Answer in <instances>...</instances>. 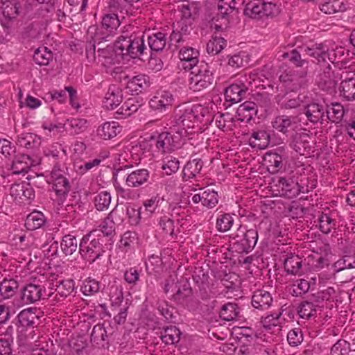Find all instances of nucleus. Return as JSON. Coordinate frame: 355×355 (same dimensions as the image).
Instances as JSON below:
<instances>
[{"instance_id":"nucleus-1","label":"nucleus","mask_w":355,"mask_h":355,"mask_svg":"<svg viewBox=\"0 0 355 355\" xmlns=\"http://www.w3.org/2000/svg\"><path fill=\"white\" fill-rule=\"evenodd\" d=\"M145 49L143 37L134 34L129 35L127 31L115 42V50L121 58L125 55L137 58L144 53Z\"/></svg>"},{"instance_id":"nucleus-2","label":"nucleus","mask_w":355,"mask_h":355,"mask_svg":"<svg viewBox=\"0 0 355 355\" xmlns=\"http://www.w3.org/2000/svg\"><path fill=\"white\" fill-rule=\"evenodd\" d=\"M258 240V232L255 229L246 230L240 225L230 236V242L239 253H248L255 247Z\"/></svg>"},{"instance_id":"nucleus-3","label":"nucleus","mask_w":355,"mask_h":355,"mask_svg":"<svg viewBox=\"0 0 355 355\" xmlns=\"http://www.w3.org/2000/svg\"><path fill=\"white\" fill-rule=\"evenodd\" d=\"M96 232V230L94 232H91L84 236L79 243L80 254L89 263H93L105 252L101 239L92 238L94 236V232ZM97 236L100 237L101 234H98Z\"/></svg>"},{"instance_id":"nucleus-4","label":"nucleus","mask_w":355,"mask_h":355,"mask_svg":"<svg viewBox=\"0 0 355 355\" xmlns=\"http://www.w3.org/2000/svg\"><path fill=\"white\" fill-rule=\"evenodd\" d=\"M164 291L166 293H173V301L184 306H188L192 298V288L186 279L176 282L174 279H167L164 286Z\"/></svg>"},{"instance_id":"nucleus-5","label":"nucleus","mask_w":355,"mask_h":355,"mask_svg":"<svg viewBox=\"0 0 355 355\" xmlns=\"http://www.w3.org/2000/svg\"><path fill=\"white\" fill-rule=\"evenodd\" d=\"M235 0H219L218 12L212 19L211 27L216 31L226 28L229 24V15L236 9Z\"/></svg>"},{"instance_id":"nucleus-6","label":"nucleus","mask_w":355,"mask_h":355,"mask_svg":"<svg viewBox=\"0 0 355 355\" xmlns=\"http://www.w3.org/2000/svg\"><path fill=\"white\" fill-rule=\"evenodd\" d=\"M51 180L53 189L57 196V201L59 205L62 204L71 190V184L68 179L64 175V171L57 166H54L51 173Z\"/></svg>"},{"instance_id":"nucleus-7","label":"nucleus","mask_w":355,"mask_h":355,"mask_svg":"<svg viewBox=\"0 0 355 355\" xmlns=\"http://www.w3.org/2000/svg\"><path fill=\"white\" fill-rule=\"evenodd\" d=\"M182 137V130L175 131V134L171 132H162L156 140V148L162 153H168L178 148Z\"/></svg>"},{"instance_id":"nucleus-8","label":"nucleus","mask_w":355,"mask_h":355,"mask_svg":"<svg viewBox=\"0 0 355 355\" xmlns=\"http://www.w3.org/2000/svg\"><path fill=\"white\" fill-rule=\"evenodd\" d=\"M45 287L41 284H28L20 291V300L18 306L35 303L42 299Z\"/></svg>"},{"instance_id":"nucleus-9","label":"nucleus","mask_w":355,"mask_h":355,"mask_svg":"<svg viewBox=\"0 0 355 355\" xmlns=\"http://www.w3.org/2000/svg\"><path fill=\"white\" fill-rule=\"evenodd\" d=\"M311 136L304 132H296L290 139V146L300 155H304L311 150Z\"/></svg>"},{"instance_id":"nucleus-10","label":"nucleus","mask_w":355,"mask_h":355,"mask_svg":"<svg viewBox=\"0 0 355 355\" xmlns=\"http://www.w3.org/2000/svg\"><path fill=\"white\" fill-rule=\"evenodd\" d=\"M150 172L146 168L137 169L127 175L125 184L132 188H138L149 182Z\"/></svg>"},{"instance_id":"nucleus-11","label":"nucleus","mask_w":355,"mask_h":355,"mask_svg":"<svg viewBox=\"0 0 355 355\" xmlns=\"http://www.w3.org/2000/svg\"><path fill=\"white\" fill-rule=\"evenodd\" d=\"M196 73L194 78H191L192 81H195V85L199 89H207L214 87L216 84V80L212 73L205 69L204 72L201 69L197 68L191 71Z\"/></svg>"},{"instance_id":"nucleus-12","label":"nucleus","mask_w":355,"mask_h":355,"mask_svg":"<svg viewBox=\"0 0 355 355\" xmlns=\"http://www.w3.org/2000/svg\"><path fill=\"white\" fill-rule=\"evenodd\" d=\"M173 101V96L168 90H157L149 105L153 110H162L171 106Z\"/></svg>"},{"instance_id":"nucleus-13","label":"nucleus","mask_w":355,"mask_h":355,"mask_svg":"<svg viewBox=\"0 0 355 355\" xmlns=\"http://www.w3.org/2000/svg\"><path fill=\"white\" fill-rule=\"evenodd\" d=\"M272 123L276 130L284 135L287 134L290 130H294L297 125L296 117L287 115L276 116Z\"/></svg>"},{"instance_id":"nucleus-14","label":"nucleus","mask_w":355,"mask_h":355,"mask_svg":"<svg viewBox=\"0 0 355 355\" xmlns=\"http://www.w3.org/2000/svg\"><path fill=\"white\" fill-rule=\"evenodd\" d=\"M273 302L271 294L263 289L254 292L252 297V305L257 309L262 311L268 309Z\"/></svg>"},{"instance_id":"nucleus-15","label":"nucleus","mask_w":355,"mask_h":355,"mask_svg":"<svg viewBox=\"0 0 355 355\" xmlns=\"http://www.w3.org/2000/svg\"><path fill=\"white\" fill-rule=\"evenodd\" d=\"M315 83L321 89H334L338 83V76L334 73L329 65L322 73L318 76Z\"/></svg>"},{"instance_id":"nucleus-16","label":"nucleus","mask_w":355,"mask_h":355,"mask_svg":"<svg viewBox=\"0 0 355 355\" xmlns=\"http://www.w3.org/2000/svg\"><path fill=\"white\" fill-rule=\"evenodd\" d=\"M91 343L97 347H108V334L103 324H96L91 334Z\"/></svg>"},{"instance_id":"nucleus-17","label":"nucleus","mask_w":355,"mask_h":355,"mask_svg":"<svg viewBox=\"0 0 355 355\" xmlns=\"http://www.w3.org/2000/svg\"><path fill=\"white\" fill-rule=\"evenodd\" d=\"M16 142L21 147L27 149H34L40 146L41 139L37 135L32 132H18Z\"/></svg>"},{"instance_id":"nucleus-18","label":"nucleus","mask_w":355,"mask_h":355,"mask_svg":"<svg viewBox=\"0 0 355 355\" xmlns=\"http://www.w3.org/2000/svg\"><path fill=\"white\" fill-rule=\"evenodd\" d=\"M199 52L191 47L183 48L180 51V58L182 61L185 62L184 67L192 71L196 69L198 63Z\"/></svg>"},{"instance_id":"nucleus-19","label":"nucleus","mask_w":355,"mask_h":355,"mask_svg":"<svg viewBox=\"0 0 355 355\" xmlns=\"http://www.w3.org/2000/svg\"><path fill=\"white\" fill-rule=\"evenodd\" d=\"M324 113V106L316 103H308L305 107V115L307 119L313 123H316L319 121L322 123L324 117L326 116Z\"/></svg>"},{"instance_id":"nucleus-20","label":"nucleus","mask_w":355,"mask_h":355,"mask_svg":"<svg viewBox=\"0 0 355 355\" xmlns=\"http://www.w3.org/2000/svg\"><path fill=\"white\" fill-rule=\"evenodd\" d=\"M121 129L118 122L107 121L98 128L97 135L103 139H110L120 133Z\"/></svg>"},{"instance_id":"nucleus-21","label":"nucleus","mask_w":355,"mask_h":355,"mask_svg":"<svg viewBox=\"0 0 355 355\" xmlns=\"http://www.w3.org/2000/svg\"><path fill=\"white\" fill-rule=\"evenodd\" d=\"M97 53L98 62L104 66H110L114 64L117 56H120L115 50V44L114 46H107L106 47H100Z\"/></svg>"},{"instance_id":"nucleus-22","label":"nucleus","mask_w":355,"mask_h":355,"mask_svg":"<svg viewBox=\"0 0 355 355\" xmlns=\"http://www.w3.org/2000/svg\"><path fill=\"white\" fill-rule=\"evenodd\" d=\"M31 166V162L29 156L20 154L15 155L11 164V170L13 174L25 173L28 172Z\"/></svg>"},{"instance_id":"nucleus-23","label":"nucleus","mask_w":355,"mask_h":355,"mask_svg":"<svg viewBox=\"0 0 355 355\" xmlns=\"http://www.w3.org/2000/svg\"><path fill=\"white\" fill-rule=\"evenodd\" d=\"M203 162L201 159L195 158L187 162L185 164L182 174L186 180L195 178L202 170Z\"/></svg>"},{"instance_id":"nucleus-24","label":"nucleus","mask_w":355,"mask_h":355,"mask_svg":"<svg viewBox=\"0 0 355 355\" xmlns=\"http://www.w3.org/2000/svg\"><path fill=\"white\" fill-rule=\"evenodd\" d=\"M302 260L296 254L287 255L284 261V266L287 274L298 275L301 272Z\"/></svg>"},{"instance_id":"nucleus-25","label":"nucleus","mask_w":355,"mask_h":355,"mask_svg":"<svg viewBox=\"0 0 355 355\" xmlns=\"http://www.w3.org/2000/svg\"><path fill=\"white\" fill-rule=\"evenodd\" d=\"M46 221L44 215L38 211L29 214L25 220V226L28 230H35L41 227Z\"/></svg>"},{"instance_id":"nucleus-26","label":"nucleus","mask_w":355,"mask_h":355,"mask_svg":"<svg viewBox=\"0 0 355 355\" xmlns=\"http://www.w3.org/2000/svg\"><path fill=\"white\" fill-rule=\"evenodd\" d=\"M263 2L260 0L249 1L244 9V15L252 19L263 18Z\"/></svg>"},{"instance_id":"nucleus-27","label":"nucleus","mask_w":355,"mask_h":355,"mask_svg":"<svg viewBox=\"0 0 355 355\" xmlns=\"http://www.w3.org/2000/svg\"><path fill=\"white\" fill-rule=\"evenodd\" d=\"M122 90H108L106 93L103 104L109 110H114L119 106L123 101Z\"/></svg>"},{"instance_id":"nucleus-28","label":"nucleus","mask_w":355,"mask_h":355,"mask_svg":"<svg viewBox=\"0 0 355 355\" xmlns=\"http://www.w3.org/2000/svg\"><path fill=\"white\" fill-rule=\"evenodd\" d=\"M270 136L265 130L254 131L250 139V144L259 149L266 148L270 143Z\"/></svg>"},{"instance_id":"nucleus-29","label":"nucleus","mask_w":355,"mask_h":355,"mask_svg":"<svg viewBox=\"0 0 355 355\" xmlns=\"http://www.w3.org/2000/svg\"><path fill=\"white\" fill-rule=\"evenodd\" d=\"M326 117L329 121L338 123L341 121L345 110L343 106L340 103H331V105L327 106L325 109Z\"/></svg>"},{"instance_id":"nucleus-30","label":"nucleus","mask_w":355,"mask_h":355,"mask_svg":"<svg viewBox=\"0 0 355 355\" xmlns=\"http://www.w3.org/2000/svg\"><path fill=\"white\" fill-rule=\"evenodd\" d=\"M120 24L118 15L114 13L105 15L101 21L102 27L107 31V35H111L116 31Z\"/></svg>"},{"instance_id":"nucleus-31","label":"nucleus","mask_w":355,"mask_h":355,"mask_svg":"<svg viewBox=\"0 0 355 355\" xmlns=\"http://www.w3.org/2000/svg\"><path fill=\"white\" fill-rule=\"evenodd\" d=\"M181 332L175 326L167 327L162 333L161 339L166 345H174L179 342Z\"/></svg>"},{"instance_id":"nucleus-32","label":"nucleus","mask_w":355,"mask_h":355,"mask_svg":"<svg viewBox=\"0 0 355 355\" xmlns=\"http://www.w3.org/2000/svg\"><path fill=\"white\" fill-rule=\"evenodd\" d=\"M20 5L17 0H5L2 1V13L9 19L15 18L19 14Z\"/></svg>"},{"instance_id":"nucleus-33","label":"nucleus","mask_w":355,"mask_h":355,"mask_svg":"<svg viewBox=\"0 0 355 355\" xmlns=\"http://www.w3.org/2000/svg\"><path fill=\"white\" fill-rule=\"evenodd\" d=\"M321 306L314 304L313 302L304 301L298 307V314L302 318L309 319L315 315L318 309L321 311Z\"/></svg>"},{"instance_id":"nucleus-34","label":"nucleus","mask_w":355,"mask_h":355,"mask_svg":"<svg viewBox=\"0 0 355 355\" xmlns=\"http://www.w3.org/2000/svg\"><path fill=\"white\" fill-rule=\"evenodd\" d=\"M214 121L215 125L222 130L230 129L231 124L234 121V117L228 112H217L212 116L210 122Z\"/></svg>"},{"instance_id":"nucleus-35","label":"nucleus","mask_w":355,"mask_h":355,"mask_svg":"<svg viewBox=\"0 0 355 355\" xmlns=\"http://www.w3.org/2000/svg\"><path fill=\"white\" fill-rule=\"evenodd\" d=\"M18 324L24 328L33 327L37 317L33 309H27L21 311L17 315Z\"/></svg>"},{"instance_id":"nucleus-36","label":"nucleus","mask_w":355,"mask_h":355,"mask_svg":"<svg viewBox=\"0 0 355 355\" xmlns=\"http://www.w3.org/2000/svg\"><path fill=\"white\" fill-rule=\"evenodd\" d=\"M18 282L13 279H3L0 284V295L3 299H8L12 297L18 288Z\"/></svg>"},{"instance_id":"nucleus-37","label":"nucleus","mask_w":355,"mask_h":355,"mask_svg":"<svg viewBox=\"0 0 355 355\" xmlns=\"http://www.w3.org/2000/svg\"><path fill=\"white\" fill-rule=\"evenodd\" d=\"M239 314V308L237 304L228 302L221 307L220 317L226 321H231L236 319Z\"/></svg>"},{"instance_id":"nucleus-38","label":"nucleus","mask_w":355,"mask_h":355,"mask_svg":"<svg viewBox=\"0 0 355 355\" xmlns=\"http://www.w3.org/2000/svg\"><path fill=\"white\" fill-rule=\"evenodd\" d=\"M305 51L311 57L317 58L318 62H325L329 58L327 48L322 44H315L311 48L308 47Z\"/></svg>"},{"instance_id":"nucleus-39","label":"nucleus","mask_w":355,"mask_h":355,"mask_svg":"<svg viewBox=\"0 0 355 355\" xmlns=\"http://www.w3.org/2000/svg\"><path fill=\"white\" fill-rule=\"evenodd\" d=\"M53 58V53L45 46L38 48L33 54V60L39 65H48Z\"/></svg>"},{"instance_id":"nucleus-40","label":"nucleus","mask_w":355,"mask_h":355,"mask_svg":"<svg viewBox=\"0 0 355 355\" xmlns=\"http://www.w3.org/2000/svg\"><path fill=\"white\" fill-rule=\"evenodd\" d=\"M148 42L150 49L153 51H160L166 46V35L159 32L148 37Z\"/></svg>"},{"instance_id":"nucleus-41","label":"nucleus","mask_w":355,"mask_h":355,"mask_svg":"<svg viewBox=\"0 0 355 355\" xmlns=\"http://www.w3.org/2000/svg\"><path fill=\"white\" fill-rule=\"evenodd\" d=\"M60 247L63 253L66 255H71L77 250L78 242L76 236L67 234L62 237Z\"/></svg>"},{"instance_id":"nucleus-42","label":"nucleus","mask_w":355,"mask_h":355,"mask_svg":"<svg viewBox=\"0 0 355 355\" xmlns=\"http://www.w3.org/2000/svg\"><path fill=\"white\" fill-rule=\"evenodd\" d=\"M320 10L325 14L331 15L347 10L346 5L341 0H334L321 5Z\"/></svg>"},{"instance_id":"nucleus-43","label":"nucleus","mask_w":355,"mask_h":355,"mask_svg":"<svg viewBox=\"0 0 355 355\" xmlns=\"http://www.w3.org/2000/svg\"><path fill=\"white\" fill-rule=\"evenodd\" d=\"M201 198H202V205L207 208H213L218 202V193L209 187L201 190Z\"/></svg>"},{"instance_id":"nucleus-44","label":"nucleus","mask_w":355,"mask_h":355,"mask_svg":"<svg viewBox=\"0 0 355 355\" xmlns=\"http://www.w3.org/2000/svg\"><path fill=\"white\" fill-rule=\"evenodd\" d=\"M226 46V40L221 37L213 36L207 44V51L215 55L219 53Z\"/></svg>"},{"instance_id":"nucleus-45","label":"nucleus","mask_w":355,"mask_h":355,"mask_svg":"<svg viewBox=\"0 0 355 355\" xmlns=\"http://www.w3.org/2000/svg\"><path fill=\"white\" fill-rule=\"evenodd\" d=\"M185 110L189 116V121L191 124L195 121L202 122L205 114L209 113L207 109L200 105H194Z\"/></svg>"},{"instance_id":"nucleus-46","label":"nucleus","mask_w":355,"mask_h":355,"mask_svg":"<svg viewBox=\"0 0 355 355\" xmlns=\"http://www.w3.org/2000/svg\"><path fill=\"white\" fill-rule=\"evenodd\" d=\"M42 33V26L38 23H33L27 26L22 33L24 39L29 40H38Z\"/></svg>"},{"instance_id":"nucleus-47","label":"nucleus","mask_w":355,"mask_h":355,"mask_svg":"<svg viewBox=\"0 0 355 355\" xmlns=\"http://www.w3.org/2000/svg\"><path fill=\"white\" fill-rule=\"evenodd\" d=\"M310 288V283L309 281L300 279L296 280L289 288V292L293 296H301L309 291Z\"/></svg>"},{"instance_id":"nucleus-48","label":"nucleus","mask_w":355,"mask_h":355,"mask_svg":"<svg viewBox=\"0 0 355 355\" xmlns=\"http://www.w3.org/2000/svg\"><path fill=\"white\" fill-rule=\"evenodd\" d=\"M111 202V196L107 191H101L98 193L94 199L95 207L98 211H104L108 209Z\"/></svg>"},{"instance_id":"nucleus-49","label":"nucleus","mask_w":355,"mask_h":355,"mask_svg":"<svg viewBox=\"0 0 355 355\" xmlns=\"http://www.w3.org/2000/svg\"><path fill=\"white\" fill-rule=\"evenodd\" d=\"M234 223L232 216L228 213L221 214L216 219V228L220 232L230 230Z\"/></svg>"},{"instance_id":"nucleus-50","label":"nucleus","mask_w":355,"mask_h":355,"mask_svg":"<svg viewBox=\"0 0 355 355\" xmlns=\"http://www.w3.org/2000/svg\"><path fill=\"white\" fill-rule=\"evenodd\" d=\"M319 227L321 232L328 234L336 226V221L329 214L321 213L318 218Z\"/></svg>"},{"instance_id":"nucleus-51","label":"nucleus","mask_w":355,"mask_h":355,"mask_svg":"<svg viewBox=\"0 0 355 355\" xmlns=\"http://www.w3.org/2000/svg\"><path fill=\"white\" fill-rule=\"evenodd\" d=\"M69 130L73 134H79L87 128V120L82 118H71L67 120Z\"/></svg>"},{"instance_id":"nucleus-52","label":"nucleus","mask_w":355,"mask_h":355,"mask_svg":"<svg viewBox=\"0 0 355 355\" xmlns=\"http://www.w3.org/2000/svg\"><path fill=\"white\" fill-rule=\"evenodd\" d=\"M311 96H309V92L304 91L302 93L298 94L296 98H288L285 103L286 108H296L302 103H308L311 101Z\"/></svg>"},{"instance_id":"nucleus-53","label":"nucleus","mask_w":355,"mask_h":355,"mask_svg":"<svg viewBox=\"0 0 355 355\" xmlns=\"http://www.w3.org/2000/svg\"><path fill=\"white\" fill-rule=\"evenodd\" d=\"M193 279L198 286L199 291L202 297H207L208 295L209 289V275L203 273L202 277L200 275L195 274Z\"/></svg>"},{"instance_id":"nucleus-54","label":"nucleus","mask_w":355,"mask_h":355,"mask_svg":"<svg viewBox=\"0 0 355 355\" xmlns=\"http://www.w3.org/2000/svg\"><path fill=\"white\" fill-rule=\"evenodd\" d=\"M302 331L299 328L291 329L287 334V340L292 347L300 345L303 341Z\"/></svg>"},{"instance_id":"nucleus-55","label":"nucleus","mask_w":355,"mask_h":355,"mask_svg":"<svg viewBox=\"0 0 355 355\" xmlns=\"http://www.w3.org/2000/svg\"><path fill=\"white\" fill-rule=\"evenodd\" d=\"M100 290V283L94 279L88 278L82 286V291L86 295H93Z\"/></svg>"},{"instance_id":"nucleus-56","label":"nucleus","mask_w":355,"mask_h":355,"mask_svg":"<svg viewBox=\"0 0 355 355\" xmlns=\"http://www.w3.org/2000/svg\"><path fill=\"white\" fill-rule=\"evenodd\" d=\"M130 87H150L151 85L150 78L144 74H140L136 76H134L130 82L129 83ZM130 87L129 85L127 86V88Z\"/></svg>"},{"instance_id":"nucleus-57","label":"nucleus","mask_w":355,"mask_h":355,"mask_svg":"<svg viewBox=\"0 0 355 355\" xmlns=\"http://www.w3.org/2000/svg\"><path fill=\"white\" fill-rule=\"evenodd\" d=\"M352 350L349 349V345L345 340H338L331 348V355H345Z\"/></svg>"},{"instance_id":"nucleus-58","label":"nucleus","mask_w":355,"mask_h":355,"mask_svg":"<svg viewBox=\"0 0 355 355\" xmlns=\"http://www.w3.org/2000/svg\"><path fill=\"white\" fill-rule=\"evenodd\" d=\"M181 12L182 18L185 19H189L191 18L194 19L195 17L198 15V9L197 6L192 3H188L187 5H182Z\"/></svg>"},{"instance_id":"nucleus-59","label":"nucleus","mask_w":355,"mask_h":355,"mask_svg":"<svg viewBox=\"0 0 355 355\" xmlns=\"http://www.w3.org/2000/svg\"><path fill=\"white\" fill-rule=\"evenodd\" d=\"M164 164L162 166V168L166 171L167 174H171L175 173L179 169V160L171 156L166 157L164 161Z\"/></svg>"},{"instance_id":"nucleus-60","label":"nucleus","mask_w":355,"mask_h":355,"mask_svg":"<svg viewBox=\"0 0 355 355\" xmlns=\"http://www.w3.org/2000/svg\"><path fill=\"white\" fill-rule=\"evenodd\" d=\"M66 92L67 90H50L46 96L44 97V99L46 101H51L55 100L58 103H62L64 102L66 99Z\"/></svg>"},{"instance_id":"nucleus-61","label":"nucleus","mask_w":355,"mask_h":355,"mask_svg":"<svg viewBox=\"0 0 355 355\" xmlns=\"http://www.w3.org/2000/svg\"><path fill=\"white\" fill-rule=\"evenodd\" d=\"M163 200L164 198L162 197L159 194H157L152 196L150 199L144 200L143 205L146 211H150V213H154L159 202Z\"/></svg>"},{"instance_id":"nucleus-62","label":"nucleus","mask_w":355,"mask_h":355,"mask_svg":"<svg viewBox=\"0 0 355 355\" xmlns=\"http://www.w3.org/2000/svg\"><path fill=\"white\" fill-rule=\"evenodd\" d=\"M74 284L73 280L62 281L57 287L58 293L62 297H67L73 291Z\"/></svg>"},{"instance_id":"nucleus-63","label":"nucleus","mask_w":355,"mask_h":355,"mask_svg":"<svg viewBox=\"0 0 355 355\" xmlns=\"http://www.w3.org/2000/svg\"><path fill=\"white\" fill-rule=\"evenodd\" d=\"M15 153V147L12 146L11 142L5 139H0V153L6 157H10Z\"/></svg>"},{"instance_id":"nucleus-64","label":"nucleus","mask_w":355,"mask_h":355,"mask_svg":"<svg viewBox=\"0 0 355 355\" xmlns=\"http://www.w3.org/2000/svg\"><path fill=\"white\" fill-rule=\"evenodd\" d=\"M338 270H343L346 268H355V261L350 256H345L335 263Z\"/></svg>"}]
</instances>
